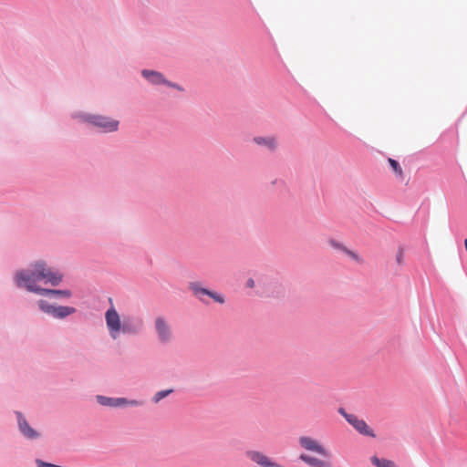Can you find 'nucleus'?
Here are the masks:
<instances>
[{
	"label": "nucleus",
	"mask_w": 467,
	"mask_h": 467,
	"mask_svg": "<svg viewBox=\"0 0 467 467\" xmlns=\"http://www.w3.org/2000/svg\"><path fill=\"white\" fill-rule=\"evenodd\" d=\"M63 275L51 267H48L44 261H38L31 265V268L26 271H19L16 275V283L18 287H26L29 292L40 295H54L65 297H70L69 290L45 289L36 285V282L43 281L44 284H49L56 286L61 283Z\"/></svg>",
	"instance_id": "obj_1"
},
{
	"label": "nucleus",
	"mask_w": 467,
	"mask_h": 467,
	"mask_svg": "<svg viewBox=\"0 0 467 467\" xmlns=\"http://www.w3.org/2000/svg\"><path fill=\"white\" fill-rule=\"evenodd\" d=\"M301 448L307 451L318 454L321 458L302 453L299 459L310 467H334L330 461V452L317 440L309 436H301L298 439Z\"/></svg>",
	"instance_id": "obj_2"
},
{
	"label": "nucleus",
	"mask_w": 467,
	"mask_h": 467,
	"mask_svg": "<svg viewBox=\"0 0 467 467\" xmlns=\"http://www.w3.org/2000/svg\"><path fill=\"white\" fill-rule=\"evenodd\" d=\"M106 325L113 339L119 337V332L135 333L136 330L127 324L121 325L120 317L113 305L105 313Z\"/></svg>",
	"instance_id": "obj_3"
},
{
	"label": "nucleus",
	"mask_w": 467,
	"mask_h": 467,
	"mask_svg": "<svg viewBox=\"0 0 467 467\" xmlns=\"http://www.w3.org/2000/svg\"><path fill=\"white\" fill-rule=\"evenodd\" d=\"M189 289L196 298L204 304L209 303L206 297L212 298L219 304H223L225 302L224 297L222 295L202 287V284L199 282H191L189 284Z\"/></svg>",
	"instance_id": "obj_4"
},
{
	"label": "nucleus",
	"mask_w": 467,
	"mask_h": 467,
	"mask_svg": "<svg viewBox=\"0 0 467 467\" xmlns=\"http://www.w3.org/2000/svg\"><path fill=\"white\" fill-rule=\"evenodd\" d=\"M85 120L99 128L103 132L116 131L119 124V120L101 115H89L86 117Z\"/></svg>",
	"instance_id": "obj_5"
},
{
	"label": "nucleus",
	"mask_w": 467,
	"mask_h": 467,
	"mask_svg": "<svg viewBox=\"0 0 467 467\" xmlns=\"http://www.w3.org/2000/svg\"><path fill=\"white\" fill-rule=\"evenodd\" d=\"M38 306L44 313L58 319L65 318L76 312L74 307L51 305L46 300H39Z\"/></svg>",
	"instance_id": "obj_6"
},
{
	"label": "nucleus",
	"mask_w": 467,
	"mask_h": 467,
	"mask_svg": "<svg viewBox=\"0 0 467 467\" xmlns=\"http://www.w3.org/2000/svg\"><path fill=\"white\" fill-rule=\"evenodd\" d=\"M154 328L158 340L161 344L170 343L173 338V333L169 322L163 317H157L154 320Z\"/></svg>",
	"instance_id": "obj_7"
},
{
	"label": "nucleus",
	"mask_w": 467,
	"mask_h": 467,
	"mask_svg": "<svg viewBox=\"0 0 467 467\" xmlns=\"http://www.w3.org/2000/svg\"><path fill=\"white\" fill-rule=\"evenodd\" d=\"M338 412L360 434L369 437H375L373 431L368 426L365 420L358 419V416L354 414L347 413L344 409H339Z\"/></svg>",
	"instance_id": "obj_8"
},
{
	"label": "nucleus",
	"mask_w": 467,
	"mask_h": 467,
	"mask_svg": "<svg viewBox=\"0 0 467 467\" xmlns=\"http://www.w3.org/2000/svg\"><path fill=\"white\" fill-rule=\"evenodd\" d=\"M98 402L102 406H108V407H121L125 405L130 406H138L140 403L137 400H129L125 398H109L99 395L97 396Z\"/></svg>",
	"instance_id": "obj_9"
},
{
	"label": "nucleus",
	"mask_w": 467,
	"mask_h": 467,
	"mask_svg": "<svg viewBox=\"0 0 467 467\" xmlns=\"http://www.w3.org/2000/svg\"><path fill=\"white\" fill-rule=\"evenodd\" d=\"M142 76L154 85L165 84L171 88L181 89L176 84L171 83L164 78V77L157 71L144 69L141 72Z\"/></svg>",
	"instance_id": "obj_10"
},
{
	"label": "nucleus",
	"mask_w": 467,
	"mask_h": 467,
	"mask_svg": "<svg viewBox=\"0 0 467 467\" xmlns=\"http://www.w3.org/2000/svg\"><path fill=\"white\" fill-rule=\"evenodd\" d=\"M18 420L19 430L22 434L27 439H36L39 436L38 432L31 428L20 412L16 413Z\"/></svg>",
	"instance_id": "obj_11"
},
{
	"label": "nucleus",
	"mask_w": 467,
	"mask_h": 467,
	"mask_svg": "<svg viewBox=\"0 0 467 467\" xmlns=\"http://www.w3.org/2000/svg\"><path fill=\"white\" fill-rule=\"evenodd\" d=\"M253 141L258 146L266 148L271 151H275L277 149V140L274 136L263 137L257 136L253 139Z\"/></svg>",
	"instance_id": "obj_12"
},
{
	"label": "nucleus",
	"mask_w": 467,
	"mask_h": 467,
	"mask_svg": "<svg viewBox=\"0 0 467 467\" xmlns=\"http://www.w3.org/2000/svg\"><path fill=\"white\" fill-rule=\"evenodd\" d=\"M329 244L332 247H334L336 249H339L342 252H344L347 255H348L350 258H352L355 262H357L358 264H363L364 263L363 258L358 254H357L354 251H351V250L348 249L347 247H345L343 244L337 243V241L330 240L329 241Z\"/></svg>",
	"instance_id": "obj_13"
},
{
	"label": "nucleus",
	"mask_w": 467,
	"mask_h": 467,
	"mask_svg": "<svg viewBox=\"0 0 467 467\" xmlns=\"http://www.w3.org/2000/svg\"><path fill=\"white\" fill-rule=\"evenodd\" d=\"M370 461L376 467H397L394 462L384 458L379 459L377 456H372Z\"/></svg>",
	"instance_id": "obj_14"
},
{
	"label": "nucleus",
	"mask_w": 467,
	"mask_h": 467,
	"mask_svg": "<svg viewBox=\"0 0 467 467\" xmlns=\"http://www.w3.org/2000/svg\"><path fill=\"white\" fill-rule=\"evenodd\" d=\"M173 390L172 389H165V390H161V391H158L152 400L155 402V403H158L160 400H161L162 399H164L165 397H167L169 394H171Z\"/></svg>",
	"instance_id": "obj_15"
},
{
	"label": "nucleus",
	"mask_w": 467,
	"mask_h": 467,
	"mask_svg": "<svg viewBox=\"0 0 467 467\" xmlns=\"http://www.w3.org/2000/svg\"><path fill=\"white\" fill-rule=\"evenodd\" d=\"M389 165L391 166V168L394 170V171L400 176L401 177L403 172H402V170L400 166V164L398 163L397 161L393 160V159H389Z\"/></svg>",
	"instance_id": "obj_16"
},
{
	"label": "nucleus",
	"mask_w": 467,
	"mask_h": 467,
	"mask_svg": "<svg viewBox=\"0 0 467 467\" xmlns=\"http://www.w3.org/2000/svg\"><path fill=\"white\" fill-rule=\"evenodd\" d=\"M396 261L399 265H401L403 263V252L402 250H400L396 256Z\"/></svg>",
	"instance_id": "obj_17"
},
{
	"label": "nucleus",
	"mask_w": 467,
	"mask_h": 467,
	"mask_svg": "<svg viewBox=\"0 0 467 467\" xmlns=\"http://www.w3.org/2000/svg\"><path fill=\"white\" fill-rule=\"evenodd\" d=\"M246 285H247L248 287H250V288H253V287L254 286V279L249 278V279L247 280Z\"/></svg>",
	"instance_id": "obj_18"
}]
</instances>
